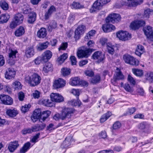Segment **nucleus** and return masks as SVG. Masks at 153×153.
<instances>
[{
	"instance_id": "f257e3e1",
	"label": "nucleus",
	"mask_w": 153,
	"mask_h": 153,
	"mask_svg": "<svg viewBox=\"0 0 153 153\" xmlns=\"http://www.w3.org/2000/svg\"><path fill=\"white\" fill-rule=\"evenodd\" d=\"M121 19V17L118 14L113 13L110 15L106 19L107 23L102 26V28L103 31L105 33H107L114 30L116 29L115 26L108 23L111 22L114 23L119 21Z\"/></svg>"
},
{
	"instance_id": "f03ea898",
	"label": "nucleus",
	"mask_w": 153,
	"mask_h": 153,
	"mask_svg": "<svg viewBox=\"0 0 153 153\" xmlns=\"http://www.w3.org/2000/svg\"><path fill=\"white\" fill-rule=\"evenodd\" d=\"M41 80V77L36 73H33L31 76L28 75L25 77V81L32 87H34L39 84Z\"/></svg>"
},
{
	"instance_id": "7ed1b4c3",
	"label": "nucleus",
	"mask_w": 153,
	"mask_h": 153,
	"mask_svg": "<svg viewBox=\"0 0 153 153\" xmlns=\"http://www.w3.org/2000/svg\"><path fill=\"white\" fill-rule=\"evenodd\" d=\"M75 111V109L73 108H65L63 109L61 114H56L53 116V118L56 120L59 119L62 120H64L66 117H69Z\"/></svg>"
},
{
	"instance_id": "20e7f679",
	"label": "nucleus",
	"mask_w": 153,
	"mask_h": 153,
	"mask_svg": "<svg viewBox=\"0 0 153 153\" xmlns=\"http://www.w3.org/2000/svg\"><path fill=\"white\" fill-rule=\"evenodd\" d=\"M93 50L84 46L79 48L77 52V57L79 58H88L93 52Z\"/></svg>"
},
{
	"instance_id": "39448f33",
	"label": "nucleus",
	"mask_w": 153,
	"mask_h": 153,
	"mask_svg": "<svg viewBox=\"0 0 153 153\" xmlns=\"http://www.w3.org/2000/svg\"><path fill=\"white\" fill-rule=\"evenodd\" d=\"M123 59L126 63L131 65H138V60L129 55H124Z\"/></svg>"
},
{
	"instance_id": "423d86ee",
	"label": "nucleus",
	"mask_w": 153,
	"mask_h": 153,
	"mask_svg": "<svg viewBox=\"0 0 153 153\" xmlns=\"http://www.w3.org/2000/svg\"><path fill=\"white\" fill-rule=\"evenodd\" d=\"M13 103V100L8 95H0V103L10 105Z\"/></svg>"
},
{
	"instance_id": "0eeeda50",
	"label": "nucleus",
	"mask_w": 153,
	"mask_h": 153,
	"mask_svg": "<svg viewBox=\"0 0 153 153\" xmlns=\"http://www.w3.org/2000/svg\"><path fill=\"white\" fill-rule=\"evenodd\" d=\"M117 36L120 40L126 41L131 38V35L127 31H123L122 30L117 32L116 34Z\"/></svg>"
},
{
	"instance_id": "6e6552de",
	"label": "nucleus",
	"mask_w": 153,
	"mask_h": 153,
	"mask_svg": "<svg viewBox=\"0 0 153 153\" xmlns=\"http://www.w3.org/2000/svg\"><path fill=\"white\" fill-rule=\"evenodd\" d=\"M18 51L16 50L9 49V59L7 60L8 63L10 65H13L15 63L14 59L16 57V55L18 53Z\"/></svg>"
},
{
	"instance_id": "1a4fd4ad",
	"label": "nucleus",
	"mask_w": 153,
	"mask_h": 153,
	"mask_svg": "<svg viewBox=\"0 0 153 153\" xmlns=\"http://www.w3.org/2000/svg\"><path fill=\"white\" fill-rule=\"evenodd\" d=\"M66 81L61 78H59L55 80L53 83V89H57L59 88H62L65 86Z\"/></svg>"
},
{
	"instance_id": "9d476101",
	"label": "nucleus",
	"mask_w": 153,
	"mask_h": 153,
	"mask_svg": "<svg viewBox=\"0 0 153 153\" xmlns=\"http://www.w3.org/2000/svg\"><path fill=\"white\" fill-rule=\"evenodd\" d=\"M145 22L143 20L136 21L131 23L130 27L132 29L135 30L145 25Z\"/></svg>"
},
{
	"instance_id": "9b49d317",
	"label": "nucleus",
	"mask_w": 153,
	"mask_h": 153,
	"mask_svg": "<svg viewBox=\"0 0 153 153\" xmlns=\"http://www.w3.org/2000/svg\"><path fill=\"white\" fill-rule=\"evenodd\" d=\"M50 97L52 101L56 102H61L64 100V98L62 96L57 93H52Z\"/></svg>"
},
{
	"instance_id": "f8f14e48",
	"label": "nucleus",
	"mask_w": 153,
	"mask_h": 153,
	"mask_svg": "<svg viewBox=\"0 0 153 153\" xmlns=\"http://www.w3.org/2000/svg\"><path fill=\"white\" fill-rule=\"evenodd\" d=\"M85 29V26L84 25L79 26L77 27L75 32L74 38L76 39H79L80 34L84 33Z\"/></svg>"
},
{
	"instance_id": "ddd939ff",
	"label": "nucleus",
	"mask_w": 153,
	"mask_h": 153,
	"mask_svg": "<svg viewBox=\"0 0 153 153\" xmlns=\"http://www.w3.org/2000/svg\"><path fill=\"white\" fill-rule=\"evenodd\" d=\"M128 2L126 5L128 7H135L140 4L143 1V0H127Z\"/></svg>"
},
{
	"instance_id": "4468645a",
	"label": "nucleus",
	"mask_w": 153,
	"mask_h": 153,
	"mask_svg": "<svg viewBox=\"0 0 153 153\" xmlns=\"http://www.w3.org/2000/svg\"><path fill=\"white\" fill-rule=\"evenodd\" d=\"M16 72L13 68H9L7 70L5 73V78L10 79L14 78L16 75Z\"/></svg>"
},
{
	"instance_id": "2eb2a0df",
	"label": "nucleus",
	"mask_w": 153,
	"mask_h": 153,
	"mask_svg": "<svg viewBox=\"0 0 153 153\" xmlns=\"http://www.w3.org/2000/svg\"><path fill=\"white\" fill-rule=\"evenodd\" d=\"M19 146L18 141L15 140L10 142L8 145V148L9 151L13 152Z\"/></svg>"
},
{
	"instance_id": "dca6fc26",
	"label": "nucleus",
	"mask_w": 153,
	"mask_h": 153,
	"mask_svg": "<svg viewBox=\"0 0 153 153\" xmlns=\"http://www.w3.org/2000/svg\"><path fill=\"white\" fill-rule=\"evenodd\" d=\"M102 5L99 0H97L93 4V6L90 10L91 13L96 12L100 9Z\"/></svg>"
},
{
	"instance_id": "f3484780",
	"label": "nucleus",
	"mask_w": 153,
	"mask_h": 153,
	"mask_svg": "<svg viewBox=\"0 0 153 153\" xmlns=\"http://www.w3.org/2000/svg\"><path fill=\"white\" fill-rule=\"evenodd\" d=\"M143 31L144 34L146 36L147 38L151 40V36L153 35V30L152 27L150 26H147L144 28Z\"/></svg>"
},
{
	"instance_id": "a211bd4d",
	"label": "nucleus",
	"mask_w": 153,
	"mask_h": 153,
	"mask_svg": "<svg viewBox=\"0 0 153 153\" xmlns=\"http://www.w3.org/2000/svg\"><path fill=\"white\" fill-rule=\"evenodd\" d=\"M92 57L94 59H97L98 61L100 62L104 59V56L101 51H97L93 54Z\"/></svg>"
},
{
	"instance_id": "6ab92c4d",
	"label": "nucleus",
	"mask_w": 153,
	"mask_h": 153,
	"mask_svg": "<svg viewBox=\"0 0 153 153\" xmlns=\"http://www.w3.org/2000/svg\"><path fill=\"white\" fill-rule=\"evenodd\" d=\"M34 54V50L33 47L31 46L27 48L25 50V55L27 58L33 56Z\"/></svg>"
},
{
	"instance_id": "aec40b11",
	"label": "nucleus",
	"mask_w": 153,
	"mask_h": 153,
	"mask_svg": "<svg viewBox=\"0 0 153 153\" xmlns=\"http://www.w3.org/2000/svg\"><path fill=\"white\" fill-rule=\"evenodd\" d=\"M52 56V53L49 50H47L44 52L42 55L44 62H47Z\"/></svg>"
},
{
	"instance_id": "412c9836",
	"label": "nucleus",
	"mask_w": 153,
	"mask_h": 153,
	"mask_svg": "<svg viewBox=\"0 0 153 153\" xmlns=\"http://www.w3.org/2000/svg\"><path fill=\"white\" fill-rule=\"evenodd\" d=\"M47 35L46 29L44 27L41 28L37 32V36L40 38H45Z\"/></svg>"
},
{
	"instance_id": "4be33fe9",
	"label": "nucleus",
	"mask_w": 153,
	"mask_h": 153,
	"mask_svg": "<svg viewBox=\"0 0 153 153\" xmlns=\"http://www.w3.org/2000/svg\"><path fill=\"white\" fill-rule=\"evenodd\" d=\"M25 29L24 27L20 26L15 31V36L17 37H20L23 35L25 33Z\"/></svg>"
},
{
	"instance_id": "5701e85b",
	"label": "nucleus",
	"mask_w": 153,
	"mask_h": 153,
	"mask_svg": "<svg viewBox=\"0 0 153 153\" xmlns=\"http://www.w3.org/2000/svg\"><path fill=\"white\" fill-rule=\"evenodd\" d=\"M14 19V20L19 25L22 23L24 19V16L21 13H18L15 15Z\"/></svg>"
},
{
	"instance_id": "b1692460",
	"label": "nucleus",
	"mask_w": 153,
	"mask_h": 153,
	"mask_svg": "<svg viewBox=\"0 0 153 153\" xmlns=\"http://www.w3.org/2000/svg\"><path fill=\"white\" fill-rule=\"evenodd\" d=\"M28 18L27 21L30 24L33 23L36 20V15L35 12H33L30 13L28 15Z\"/></svg>"
},
{
	"instance_id": "393cba45",
	"label": "nucleus",
	"mask_w": 153,
	"mask_h": 153,
	"mask_svg": "<svg viewBox=\"0 0 153 153\" xmlns=\"http://www.w3.org/2000/svg\"><path fill=\"white\" fill-rule=\"evenodd\" d=\"M51 112L50 111H43L42 113H41V118L39 119V121L41 123L44 122L49 116Z\"/></svg>"
},
{
	"instance_id": "a878e982",
	"label": "nucleus",
	"mask_w": 153,
	"mask_h": 153,
	"mask_svg": "<svg viewBox=\"0 0 153 153\" xmlns=\"http://www.w3.org/2000/svg\"><path fill=\"white\" fill-rule=\"evenodd\" d=\"M124 78V76L122 74L120 71L116 72V74L114 76V81L115 82H116L117 80H119L123 79Z\"/></svg>"
},
{
	"instance_id": "bb28decb",
	"label": "nucleus",
	"mask_w": 153,
	"mask_h": 153,
	"mask_svg": "<svg viewBox=\"0 0 153 153\" xmlns=\"http://www.w3.org/2000/svg\"><path fill=\"white\" fill-rule=\"evenodd\" d=\"M10 17L9 15L8 14H2L0 16V24L6 23Z\"/></svg>"
},
{
	"instance_id": "cd10ccee",
	"label": "nucleus",
	"mask_w": 153,
	"mask_h": 153,
	"mask_svg": "<svg viewBox=\"0 0 153 153\" xmlns=\"http://www.w3.org/2000/svg\"><path fill=\"white\" fill-rule=\"evenodd\" d=\"M6 113L9 117H16L18 112V111L15 109H9L7 110Z\"/></svg>"
},
{
	"instance_id": "c85d7f7f",
	"label": "nucleus",
	"mask_w": 153,
	"mask_h": 153,
	"mask_svg": "<svg viewBox=\"0 0 153 153\" xmlns=\"http://www.w3.org/2000/svg\"><path fill=\"white\" fill-rule=\"evenodd\" d=\"M49 44V42L47 41L42 43H40L39 45L37 46V50L39 51H41L46 49Z\"/></svg>"
},
{
	"instance_id": "c756f323",
	"label": "nucleus",
	"mask_w": 153,
	"mask_h": 153,
	"mask_svg": "<svg viewBox=\"0 0 153 153\" xmlns=\"http://www.w3.org/2000/svg\"><path fill=\"white\" fill-rule=\"evenodd\" d=\"M68 103L73 106H78V107H79L82 104L81 102L78 99H77V100L73 99L69 101Z\"/></svg>"
},
{
	"instance_id": "7c9ffc66",
	"label": "nucleus",
	"mask_w": 153,
	"mask_h": 153,
	"mask_svg": "<svg viewBox=\"0 0 153 153\" xmlns=\"http://www.w3.org/2000/svg\"><path fill=\"white\" fill-rule=\"evenodd\" d=\"M31 144L30 142H28L25 143L22 148L20 149L21 153H25L30 148Z\"/></svg>"
},
{
	"instance_id": "2f4dec72",
	"label": "nucleus",
	"mask_w": 153,
	"mask_h": 153,
	"mask_svg": "<svg viewBox=\"0 0 153 153\" xmlns=\"http://www.w3.org/2000/svg\"><path fill=\"white\" fill-rule=\"evenodd\" d=\"M112 114L110 112H108L102 116L100 119L101 123H103L106 121L111 116Z\"/></svg>"
},
{
	"instance_id": "473e14b6",
	"label": "nucleus",
	"mask_w": 153,
	"mask_h": 153,
	"mask_svg": "<svg viewBox=\"0 0 153 153\" xmlns=\"http://www.w3.org/2000/svg\"><path fill=\"white\" fill-rule=\"evenodd\" d=\"M40 102L46 106L51 107L53 106V103L48 99H42L40 100Z\"/></svg>"
},
{
	"instance_id": "72a5a7b5",
	"label": "nucleus",
	"mask_w": 153,
	"mask_h": 153,
	"mask_svg": "<svg viewBox=\"0 0 153 153\" xmlns=\"http://www.w3.org/2000/svg\"><path fill=\"white\" fill-rule=\"evenodd\" d=\"M144 51L143 47L141 45H139L137 46L135 53L138 56H140L143 53Z\"/></svg>"
},
{
	"instance_id": "f704fd0d",
	"label": "nucleus",
	"mask_w": 153,
	"mask_h": 153,
	"mask_svg": "<svg viewBox=\"0 0 153 153\" xmlns=\"http://www.w3.org/2000/svg\"><path fill=\"white\" fill-rule=\"evenodd\" d=\"M68 57V54L67 53H64L58 58L57 61L59 64H61L67 59Z\"/></svg>"
},
{
	"instance_id": "c9c22d12",
	"label": "nucleus",
	"mask_w": 153,
	"mask_h": 153,
	"mask_svg": "<svg viewBox=\"0 0 153 153\" xmlns=\"http://www.w3.org/2000/svg\"><path fill=\"white\" fill-rule=\"evenodd\" d=\"M52 66L51 63H47L44 65L43 68V71L45 73H48L49 71L52 70Z\"/></svg>"
},
{
	"instance_id": "e433bc0d",
	"label": "nucleus",
	"mask_w": 153,
	"mask_h": 153,
	"mask_svg": "<svg viewBox=\"0 0 153 153\" xmlns=\"http://www.w3.org/2000/svg\"><path fill=\"white\" fill-rule=\"evenodd\" d=\"M146 79L148 80L150 82H153V72L151 71H149L145 75Z\"/></svg>"
},
{
	"instance_id": "4c0bfd02",
	"label": "nucleus",
	"mask_w": 153,
	"mask_h": 153,
	"mask_svg": "<svg viewBox=\"0 0 153 153\" xmlns=\"http://www.w3.org/2000/svg\"><path fill=\"white\" fill-rule=\"evenodd\" d=\"M100 76L99 74H97L91 80V82L94 84H96L100 82Z\"/></svg>"
},
{
	"instance_id": "58836bf2",
	"label": "nucleus",
	"mask_w": 153,
	"mask_h": 153,
	"mask_svg": "<svg viewBox=\"0 0 153 153\" xmlns=\"http://www.w3.org/2000/svg\"><path fill=\"white\" fill-rule=\"evenodd\" d=\"M133 73L136 76H141L143 75V72L142 70L137 68H132Z\"/></svg>"
},
{
	"instance_id": "ea45409f",
	"label": "nucleus",
	"mask_w": 153,
	"mask_h": 153,
	"mask_svg": "<svg viewBox=\"0 0 153 153\" xmlns=\"http://www.w3.org/2000/svg\"><path fill=\"white\" fill-rule=\"evenodd\" d=\"M84 6L81 5L79 3L74 2L72 4L71 7L72 8L77 9L84 8Z\"/></svg>"
},
{
	"instance_id": "a19ab883",
	"label": "nucleus",
	"mask_w": 153,
	"mask_h": 153,
	"mask_svg": "<svg viewBox=\"0 0 153 153\" xmlns=\"http://www.w3.org/2000/svg\"><path fill=\"white\" fill-rule=\"evenodd\" d=\"M80 79L78 77L73 78L70 82V84L72 86H76L79 85Z\"/></svg>"
},
{
	"instance_id": "79ce46f5",
	"label": "nucleus",
	"mask_w": 153,
	"mask_h": 153,
	"mask_svg": "<svg viewBox=\"0 0 153 153\" xmlns=\"http://www.w3.org/2000/svg\"><path fill=\"white\" fill-rule=\"evenodd\" d=\"M13 87L15 90L21 89L22 88V85L21 83L18 81H16L13 84Z\"/></svg>"
},
{
	"instance_id": "37998d69",
	"label": "nucleus",
	"mask_w": 153,
	"mask_h": 153,
	"mask_svg": "<svg viewBox=\"0 0 153 153\" xmlns=\"http://www.w3.org/2000/svg\"><path fill=\"white\" fill-rule=\"evenodd\" d=\"M0 6L4 10H7L9 8V5L8 3L4 0L1 1L0 2Z\"/></svg>"
},
{
	"instance_id": "c03bdc74",
	"label": "nucleus",
	"mask_w": 153,
	"mask_h": 153,
	"mask_svg": "<svg viewBox=\"0 0 153 153\" xmlns=\"http://www.w3.org/2000/svg\"><path fill=\"white\" fill-rule=\"evenodd\" d=\"M22 11L24 14H27L30 13L31 11L30 9L29 8L28 6L24 4L22 7Z\"/></svg>"
},
{
	"instance_id": "a18cd8bd",
	"label": "nucleus",
	"mask_w": 153,
	"mask_h": 153,
	"mask_svg": "<svg viewBox=\"0 0 153 153\" xmlns=\"http://www.w3.org/2000/svg\"><path fill=\"white\" fill-rule=\"evenodd\" d=\"M152 12V10H151L150 9H147L145 10L143 16V18L146 19L149 18L150 14Z\"/></svg>"
},
{
	"instance_id": "49530a36",
	"label": "nucleus",
	"mask_w": 153,
	"mask_h": 153,
	"mask_svg": "<svg viewBox=\"0 0 153 153\" xmlns=\"http://www.w3.org/2000/svg\"><path fill=\"white\" fill-rule=\"evenodd\" d=\"M42 56H39L36 58L34 60V62L35 64L36 65H39L41 62H44V60L43 59Z\"/></svg>"
},
{
	"instance_id": "de8ad7c7",
	"label": "nucleus",
	"mask_w": 153,
	"mask_h": 153,
	"mask_svg": "<svg viewBox=\"0 0 153 153\" xmlns=\"http://www.w3.org/2000/svg\"><path fill=\"white\" fill-rule=\"evenodd\" d=\"M71 72L70 69L66 68H63L62 69V73L63 76H67Z\"/></svg>"
},
{
	"instance_id": "09e8293b",
	"label": "nucleus",
	"mask_w": 153,
	"mask_h": 153,
	"mask_svg": "<svg viewBox=\"0 0 153 153\" xmlns=\"http://www.w3.org/2000/svg\"><path fill=\"white\" fill-rule=\"evenodd\" d=\"M56 27V22L55 21H53L50 24L48 28L49 31H51L52 29H55Z\"/></svg>"
},
{
	"instance_id": "8fccbe9b",
	"label": "nucleus",
	"mask_w": 153,
	"mask_h": 153,
	"mask_svg": "<svg viewBox=\"0 0 153 153\" xmlns=\"http://www.w3.org/2000/svg\"><path fill=\"white\" fill-rule=\"evenodd\" d=\"M33 132L32 128H25L22 131V133L23 135L31 133Z\"/></svg>"
},
{
	"instance_id": "3c124183",
	"label": "nucleus",
	"mask_w": 153,
	"mask_h": 153,
	"mask_svg": "<svg viewBox=\"0 0 153 153\" xmlns=\"http://www.w3.org/2000/svg\"><path fill=\"white\" fill-rule=\"evenodd\" d=\"M121 126V123L118 121H117L116 122L113 124V129L114 130H118L119 129Z\"/></svg>"
},
{
	"instance_id": "603ef678",
	"label": "nucleus",
	"mask_w": 153,
	"mask_h": 153,
	"mask_svg": "<svg viewBox=\"0 0 153 153\" xmlns=\"http://www.w3.org/2000/svg\"><path fill=\"white\" fill-rule=\"evenodd\" d=\"M107 45V49L108 50V52L109 53L111 54H113L114 52V46H112L111 45Z\"/></svg>"
},
{
	"instance_id": "864d4df0",
	"label": "nucleus",
	"mask_w": 153,
	"mask_h": 153,
	"mask_svg": "<svg viewBox=\"0 0 153 153\" xmlns=\"http://www.w3.org/2000/svg\"><path fill=\"white\" fill-rule=\"evenodd\" d=\"M70 145V143L67 140V138H66L65 140L64 141L62 144L61 146L62 148H66L68 147Z\"/></svg>"
},
{
	"instance_id": "5fc2aeb1",
	"label": "nucleus",
	"mask_w": 153,
	"mask_h": 153,
	"mask_svg": "<svg viewBox=\"0 0 153 153\" xmlns=\"http://www.w3.org/2000/svg\"><path fill=\"white\" fill-rule=\"evenodd\" d=\"M30 107V105H25L24 106H22L21 108V110L23 113H25L29 110Z\"/></svg>"
},
{
	"instance_id": "6e6d98bb",
	"label": "nucleus",
	"mask_w": 153,
	"mask_h": 153,
	"mask_svg": "<svg viewBox=\"0 0 153 153\" xmlns=\"http://www.w3.org/2000/svg\"><path fill=\"white\" fill-rule=\"evenodd\" d=\"M67 47L68 43L67 42L62 43L58 49L59 51L60 50H65L67 48Z\"/></svg>"
},
{
	"instance_id": "4d7b16f0",
	"label": "nucleus",
	"mask_w": 153,
	"mask_h": 153,
	"mask_svg": "<svg viewBox=\"0 0 153 153\" xmlns=\"http://www.w3.org/2000/svg\"><path fill=\"white\" fill-rule=\"evenodd\" d=\"M99 136L100 138L104 139L106 138L107 135L106 131H102L99 134Z\"/></svg>"
},
{
	"instance_id": "13d9d810",
	"label": "nucleus",
	"mask_w": 153,
	"mask_h": 153,
	"mask_svg": "<svg viewBox=\"0 0 153 153\" xmlns=\"http://www.w3.org/2000/svg\"><path fill=\"white\" fill-rule=\"evenodd\" d=\"M124 88L126 91L128 92H133V90L132 88L130 87L129 85L128 84H126L124 86Z\"/></svg>"
},
{
	"instance_id": "bf43d9fd",
	"label": "nucleus",
	"mask_w": 153,
	"mask_h": 153,
	"mask_svg": "<svg viewBox=\"0 0 153 153\" xmlns=\"http://www.w3.org/2000/svg\"><path fill=\"white\" fill-rule=\"evenodd\" d=\"M19 24L14 20L12 21L10 24V27L11 29H14Z\"/></svg>"
},
{
	"instance_id": "052dcab7",
	"label": "nucleus",
	"mask_w": 153,
	"mask_h": 153,
	"mask_svg": "<svg viewBox=\"0 0 153 153\" xmlns=\"http://www.w3.org/2000/svg\"><path fill=\"white\" fill-rule=\"evenodd\" d=\"M86 76L92 77L94 75V72L91 70H87L85 72Z\"/></svg>"
},
{
	"instance_id": "680f3d73",
	"label": "nucleus",
	"mask_w": 153,
	"mask_h": 153,
	"mask_svg": "<svg viewBox=\"0 0 153 153\" xmlns=\"http://www.w3.org/2000/svg\"><path fill=\"white\" fill-rule=\"evenodd\" d=\"M128 80L129 82L133 85H134L135 84V81L134 79L131 75H128Z\"/></svg>"
},
{
	"instance_id": "e2e57ef3",
	"label": "nucleus",
	"mask_w": 153,
	"mask_h": 153,
	"mask_svg": "<svg viewBox=\"0 0 153 153\" xmlns=\"http://www.w3.org/2000/svg\"><path fill=\"white\" fill-rule=\"evenodd\" d=\"M39 131H42L44 129L46 126V124L44 123L37 124Z\"/></svg>"
},
{
	"instance_id": "0e129e2a",
	"label": "nucleus",
	"mask_w": 153,
	"mask_h": 153,
	"mask_svg": "<svg viewBox=\"0 0 153 153\" xmlns=\"http://www.w3.org/2000/svg\"><path fill=\"white\" fill-rule=\"evenodd\" d=\"M40 134L38 133L36 134L35 136H34L33 138L31 139V141L32 142L35 143L37 141H36L38 139L39 137V136Z\"/></svg>"
},
{
	"instance_id": "69168bd1",
	"label": "nucleus",
	"mask_w": 153,
	"mask_h": 153,
	"mask_svg": "<svg viewBox=\"0 0 153 153\" xmlns=\"http://www.w3.org/2000/svg\"><path fill=\"white\" fill-rule=\"evenodd\" d=\"M72 65H75L76 63V59L74 56H72L70 58Z\"/></svg>"
},
{
	"instance_id": "338daca9",
	"label": "nucleus",
	"mask_w": 153,
	"mask_h": 153,
	"mask_svg": "<svg viewBox=\"0 0 153 153\" xmlns=\"http://www.w3.org/2000/svg\"><path fill=\"white\" fill-rule=\"evenodd\" d=\"M40 93L38 91H35L34 93H33V97L35 98L38 99L40 96Z\"/></svg>"
},
{
	"instance_id": "774afa93",
	"label": "nucleus",
	"mask_w": 153,
	"mask_h": 153,
	"mask_svg": "<svg viewBox=\"0 0 153 153\" xmlns=\"http://www.w3.org/2000/svg\"><path fill=\"white\" fill-rule=\"evenodd\" d=\"M107 39L105 38H102L100 39V42L102 45H104L107 43Z\"/></svg>"
}]
</instances>
